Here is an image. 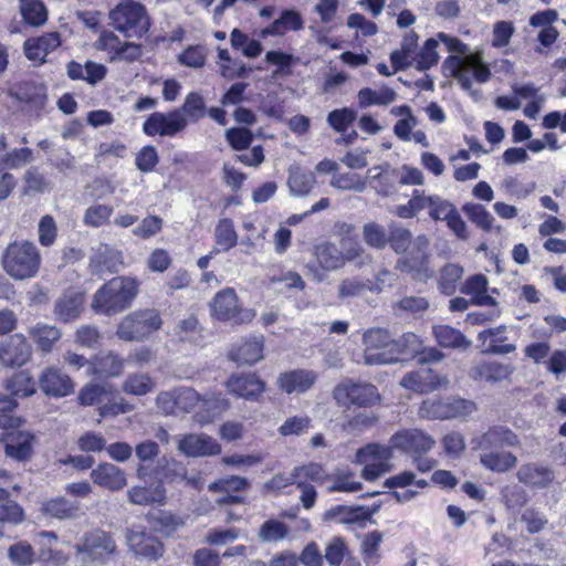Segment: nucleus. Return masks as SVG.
Masks as SVG:
<instances>
[{
  "instance_id": "1",
  "label": "nucleus",
  "mask_w": 566,
  "mask_h": 566,
  "mask_svg": "<svg viewBox=\"0 0 566 566\" xmlns=\"http://www.w3.org/2000/svg\"><path fill=\"white\" fill-rule=\"evenodd\" d=\"M438 39L444 43L450 52L463 54V56L450 55L443 62V69L454 77L461 87L472 95L475 99L481 96V92L473 90L472 78L478 83H486L491 78V70L483 62L481 53H469L468 46L459 39L439 33Z\"/></svg>"
},
{
  "instance_id": "2",
  "label": "nucleus",
  "mask_w": 566,
  "mask_h": 566,
  "mask_svg": "<svg viewBox=\"0 0 566 566\" xmlns=\"http://www.w3.org/2000/svg\"><path fill=\"white\" fill-rule=\"evenodd\" d=\"M42 263L41 253L31 241H14L1 255L3 271L14 281H24L38 275Z\"/></svg>"
},
{
  "instance_id": "3",
  "label": "nucleus",
  "mask_w": 566,
  "mask_h": 566,
  "mask_svg": "<svg viewBox=\"0 0 566 566\" xmlns=\"http://www.w3.org/2000/svg\"><path fill=\"white\" fill-rule=\"evenodd\" d=\"M137 293L136 280L117 276L95 292L92 306L97 313L116 314L129 307Z\"/></svg>"
},
{
  "instance_id": "4",
  "label": "nucleus",
  "mask_w": 566,
  "mask_h": 566,
  "mask_svg": "<svg viewBox=\"0 0 566 566\" xmlns=\"http://www.w3.org/2000/svg\"><path fill=\"white\" fill-rule=\"evenodd\" d=\"M109 24L127 39H142L150 28L146 8L136 1L118 3L108 13Z\"/></svg>"
},
{
  "instance_id": "5",
  "label": "nucleus",
  "mask_w": 566,
  "mask_h": 566,
  "mask_svg": "<svg viewBox=\"0 0 566 566\" xmlns=\"http://www.w3.org/2000/svg\"><path fill=\"white\" fill-rule=\"evenodd\" d=\"M161 326L163 319L157 310H139L122 318L116 335L125 342H143L159 331Z\"/></svg>"
},
{
  "instance_id": "6",
  "label": "nucleus",
  "mask_w": 566,
  "mask_h": 566,
  "mask_svg": "<svg viewBox=\"0 0 566 566\" xmlns=\"http://www.w3.org/2000/svg\"><path fill=\"white\" fill-rule=\"evenodd\" d=\"M78 562L106 564L117 552L113 536L103 531L94 530L84 534L81 543L75 545Z\"/></svg>"
},
{
  "instance_id": "7",
  "label": "nucleus",
  "mask_w": 566,
  "mask_h": 566,
  "mask_svg": "<svg viewBox=\"0 0 566 566\" xmlns=\"http://www.w3.org/2000/svg\"><path fill=\"white\" fill-rule=\"evenodd\" d=\"M364 363L366 365H388L396 363L394 339L388 331L370 328L363 335Z\"/></svg>"
},
{
  "instance_id": "8",
  "label": "nucleus",
  "mask_w": 566,
  "mask_h": 566,
  "mask_svg": "<svg viewBox=\"0 0 566 566\" xmlns=\"http://www.w3.org/2000/svg\"><path fill=\"white\" fill-rule=\"evenodd\" d=\"M333 397L340 406L368 407L377 402L379 394L377 387L371 384L344 380L334 388Z\"/></svg>"
},
{
  "instance_id": "9",
  "label": "nucleus",
  "mask_w": 566,
  "mask_h": 566,
  "mask_svg": "<svg viewBox=\"0 0 566 566\" xmlns=\"http://www.w3.org/2000/svg\"><path fill=\"white\" fill-rule=\"evenodd\" d=\"M126 543L129 549L137 557L149 560L159 559L165 552L163 543L143 526H133L125 533Z\"/></svg>"
},
{
  "instance_id": "10",
  "label": "nucleus",
  "mask_w": 566,
  "mask_h": 566,
  "mask_svg": "<svg viewBox=\"0 0 566 566\" xmlns=\"http://www.w3.org/2000/svg\"><path fill=\"white\" fill-rule=\"evenodd\" d=\"M188 120L175 109L169 113L154 112L143 124L147 136L172 137L186 129Z\"/></svg>"
},
{
  "instance_id": "11",
  "label": "nucleus",
  "mask_w": 566,
  "mask_h": 566,
  "mask_svg": "<svg viewBox=\"0 0 566 566\" xmlns=\"http://www.w3.org/2000/svg\"><path fill=\"white\" fill-rule=\"evenodd\" d=\"M39 387L46 396L62 398L74 391V381L61 368L49 366L39 376Z\"/></svg>"
},
{
  "instance_id": "12",
  "label": "nucleus",
  "mask_w": 566,
  "mask_h": 566,
  "mask_svg": "<svg viewBox=\"0 0 566 566\" xmlns=\"http://www.w3.org/2000/svg\"><path fill=\"white\" fill-rule=\"evenodd\" d=\"M32 349L24 335H11L0 345V363L6 367H20L29 361Z\"/></svg>"
},
{
  "instance_id": "13",
  "label": "nucleus",
  "mask_w": 566,
  "mask_h": 566,
  "mask_svg": "<svg viewBox=\"0 0 566 566\" xmlns=\"http://www.w3.org/2000/svg\"><path fill=\"white\" fill-rule=\"evenodd\" d=\"M434 440L419 429L402 430L394 434L390 444L413 455L427 453L434 446Z\"/></svg>"
},
{
  "instance_id": "14",
  "label": "nucleus",
  "mask_w": 566,
  "mask_h": 566,
  "mask_svg": "<svg viewBox=\"0 0 566 566\" xmlns=\"http://www.w3.org/2000/svg\"><path fill=\"white\" fill-rule=\"evenodd\" d=\"M178 451L187 457H210L221 452V446L213 438L200 433H189L177 438Z\"/></svg>"
},
{
  "instance_id": "15",
  "label": "nucleus",
  "mask_w": 566,
  "mask_h": 566,
  "mask_svg": "<svg viewBox=\"0 0 566 566\" xmlns=\"http://www.w3.org/2000/svg\"><path fill=\"white\" fill-rule=\"evenodd\" d=\"M210 306L213 316L220 321H231L235 324L243 322L241 306L233 289L227 287L218 292Z\"/></svg>"
},
{
  "instance_id": "16",
  "label": "nucleus",
  "mask_w": 566,
  "mask_h": 566,
  "mask_svg": "<svg viewBox=\"0 0 566 566\" xmlns=\"http://www.w3.org/2000/svg\"><path fill=\"white\" fill-rule=\"evenodd\" d=\"M472 443H474V448L482 453L492 450H500L505 446L515 447L518 444V438L509 428L495 426L490 428L482 436L474 438Z\"/></svg>"
},
{
  "instance_id": "17",
  "label": "nucleus",
  "mask_w": 566,
  "mask_h": 566,
  "mask_svg": "<svg viewBox=\"0 0 566 566\" xmlns=\"http://www.w3.org/2000/svg\"><path fill=\"white\" fill-rule=\"evenodd\" d=\"M122 263V253L105 243H98L93 248L90 256V268L92 273L97 275L116 273L119 271Z\"/></svg>"
},
{
  "instance_id": "18",
  "label": "nucleus",
  "mask_w": 566,
  "mask_h": 566,
  "mask_svg": "<svg viewBox=\"0 0 566 566\" xmlns=\"http://www.w3.org/2000/svg\"><path fill=\"white\" fill-rule=\"evenodd\" d=\"M465 400H453L452 402L441 399H427L420 408L419 415L428 419H450L460 416L467 410Z\"/></svg>"
},
{
  "instance_id": "19",
  "label": "nucleus",
  "mask_w": 566,
  "mask_h": 566,
  "mask_svg": "<svg viewBox=\"0 0 566 566\" xmlns=\"http://www.w3.org/2000/svg\"><path fill=\"white\" fill-rule=\"evenodd\" d=\"M35 436L29 431H14L8 434L4 446L6 455L20 461H29L34 453Z\"/></svg>"
},
{
  "instance_id": "20",
  "label": "nucleus",
  "mask_w": 566,
  "mask_h": 566,
  "mask_svg": "<svg viewBox=\"0 0 566 566\" xmlns=\"http://www.w3.org/2000/svg\"><path fill=\"white\" fill-rule=\"evenodd\" d=\"M94 484L109 491H119L127 484L125 472L117 465L103 462L91 472Z\"/></svg>"
},
{
  "instance_id": "21",
  "label": "nucleus",
  "mask_w": 566,
  "mask_h": 566,
  "mask_svg": "<svg viewBox=\"0 0 566 566\" xmlns=\"http://www.w3.org/2000/svg\"><path fill=\"white\" fill-rule=\"evenodd\" d=\"M60 45V34L57 32H50L39 38L28 39L23 44V51L30 61L44 63L46 55Z\"/></svg>"
},
{
  "instance_id": "22",
  "label": "nucleus",
  "mask_w": 566,
  "mask_h": 566,
  "mask_svg": "<svg viewBox=\"0 0 566 566\" xmlns=\"http://www.w3.org/2000/svg\"><path fill=\"white\" fill-rule=\"evenodd\" d=\"M514 371V367L510 364L500 361H481L470 369V377L473 380L495 384L505 380Z\"/></svg>"
},
{
  "instance_id": "23",
  "label": "nucleus",
  "mask_w": 566,
  "mask_h": 566,
  "mask_svg": "<svg viewBox=\"0 0 566 566\" xmlns=\"http://www.w3.org/2000/svg\"><path fill=\"white\" fill-rule=\"evenodd\" d=\"M442 382L447 384L448 381L433 374L431 369L410 371L400 380L402 387L419 394L433 391L438 389Z\"/></svg>"
},
{
  "instance_id": "24",
  "label": "nucleus",
  "mask_w": 566,
  "mask_h": 566,
  "mask_svg": "<svg viewBox=\"0 0 566 566\" xmlns=\"http://www.w3.org/2000/svg\"><path fill=\"white\" fill-rule=\"evenodd\" d=\"M317 375L313 370L295 369L283 373L277 384L281 390L286 394H303L308 390L316 381Z\"/></svg>"
},
{
  "instance_id": "25",
  "label": "nucleus",
  "mask_w": 566,
  "mask_h": 566,
  "mask_svg": "<svg viewBox=\"0 0 566 566\" xmlns=\"http://www.w3.org/2000/svg\"><path fill=\"white\" fill-rule=\"evenodd\" d=\"M227 388L238 397L253 399L263 392L264 384L254 374H240L228 379Z\"/></svg>"
},
{
  "instance_id": "26",
  "label": "nucleus",
  "mask_w": 566,
  "mask_h": 566,
  "mask_svg": "<svg viewBox=\"0 0 566 566\" xmlns=\"http://www.w3.org/2000/svg\"><path fill=\"white\" fill-rule=\"evenodd\" d=\"M379 510V505L363 506H346L336 505L327 511L326 516L339 523L350 524L369 520Z\"/></svg>"
},
{
  "instance_id": "27",
  "label": "nucleus",
  "mask_w": 566,
  "mask_h": 566,
  "mask_svg": "<svg viewBox=\"0 0 566 566\" xmlns=\"http://www.w3.org/2000/svg\"><path fill=\"white\" fill-rule=\"evenodd\" d=\"M396 269L410 274L413 280L420 282H427L433 276V271L429 268V259L415 252L398 259Z\"/></svg>"
},
{
  "instance_id": "28",
  "label": "nucleus",
  "mask_w": 566,
  "mask_h": 566,
  "mask_svg": "<svg viewBox=\"0 0 566 566\" xmlns=\"http://www.w3.org/2000/svg\"><path fill=\"white\" fill-rule=\"evenodd\" d=\"M516 476L521 483L538 489L547 488L555 478L552 469L536 463L523 464Z\"/></svg>"
},
{
  "instance_id": "29",
  "label": "nucleus",
  "mask_w": 566,
  "mask_h": 566,
  "mask_svg": "<svg viewBox=\"0 0 566 566\" xmlns=\"http://www.w3.org/2000/svg\"><path fill=\"white\" fill-rule=\"evenodd\" d=\"M316 176L313 171L303 169L300 166H292L289 169L287 187L294 197H305L316 186Z\"/></svg>"
},
{
  "instance_id": "30",
  "label": "nucleus",
  "mask_w": 566,
  "mask_h": 566,
  "mask_svg": "<svg viewBox=\"0 0 566 566\" xmlns=\"http://www.w3.org/2000/svg\"><path fill=\"white\" fill-rule=\"evenodd\" d=\"M263 338L253 336L244 340L241 345L233 347L229 353V358L238 364H254L263 358Z\"/></svg>"
},
{
  "instance_id": "31",
  "label": "nucleus",
  "mask_w": 566,
  "mask_h": 566,
  "mask_svg": "<svg viewBox=\"0 0 566 566\" xmlns=\"http://www.w3.org/2000/svg\"><path fill=\"white\" fill-rule=\"evenodd\" d=\"M124 368V359L112 352L95 357L88 366L87 376L117 377Z\"/></svg>"
},
{
  "instance_id": "32",
  "label": "nucleus",
  "mask_w": 566,
  "mask_h": 566,
  "mask_svg": "<svg viewBox=\"0 0 566 566\" xmlns=\"http://www.w3.org/2000/svg\"><path fill=\"white\" fill-rule=\"evenodd\" d=\"M9 95L21 103L30 104L34 108H42L46 101L44 86L33 82H24L10 88Z\"/></svg>"
},
{
  "instance_id": "33",
  "label": "nucleus",
  "mask_w": 566,
  "mask_h": 566,
  "mask_svg": "<svg viewBox=\"0 0 566 566\" xmlns=\"http://www.w3.org/2000/svg\"><path fill=\"white\" fill-rule=\"evenodd\" d=\"M29 335L38 349L44 354L52 352L54 344L61 338V331L53 325L38 323L29 328Z\"/></svg>"
},
{
  "instance_id": "34",
  "label": "nucleus",
  "mask_w": 566,
  "mask_h": 566,
  "mask_svg": "<svg viewBox=\"0 0 566 566\" xmlns=\"http://www.w3.org/2000/svg\"><path fill=\"white\" fill-rule=\"evenodd\" d=\"M432 334L437 343L444 348L465 350L472 344L459 329L449 325L433 326Z\"/></svg>"
},
{
  "instance_id": "35",
  "label": "nucleus",
  "mask_w": 566,
  "mask_h": 566,
  "mask_svg": "<svg viewBox=\"0 0 566 566\" xmlns=\"http://www.w3.org/2000/svg\"><path fill=\"white\" fill-rule=\"evenodd\" d=\"M358 104L361 108L369 106H387L395 102L397 94L387 86L376 88L365 87L358 92Z\"/></svg>"
},
{
  "instance_id": "36",
  "label": "nucleus",
  "mask_w": 566,
  "mask_h": 566,
  "mask_svg": "<svg viewBox=\"0 0 566 566\" xmlns=\"http://www.w3.org/2000/svg\"><path fill=\"white\" fill-rule=\"evenodd\" d=\"M488 279L483 274L470 276L461 287V293L473 296V302L480 306L494 305L495 300L486 294Z\"/></svg>"
},
{
  "instance_id": "37",
  "label": "nucleus",
  "mask_w": 566,
  "mask_h": 566,
  "mask_svg": "<svg viewBox=\"0 0 566 566\" xmlns=\"http://www.w3.org/2000/svg\"><path fill=\"white\" fill-rule=\"evenodd\" d=\"M480 462L485 469L503 473L513 469L517 459L513 453L500 449L480 453Z\"/></svg>"
},
{
  "instance_id": "38",
  "label": "nucleus",
  "mask_w": 566,
  "mask_h": 566,
  "mask_svg": "<svg viewBox=\"0 0 566 566\" xmlns=\"http://www.w3.org/2000/svg\"><path fill=\"white\" fill-rule=\"evenodd\" d=\"M303 18L295 10H284L279 19L262 31L264 35H283L287 31H298L303 29Z\"/></svg>"
},
{
  "instance_id": "39",
  "label": "nucleus",
  "mask_w": 566,
  "mask_h": 566,
  "mask_svg": "<svg viewBox=\"0 0 566 566\" xmlns=\"http://www.w3.org/2000/svg\"><path fill=\"white\" fill-rule=\"evenodd\" d=\"M82 303L80 294L66 293L56 301L54 314L60 321L67 323L80 315Z\"/></svg>"
},
{
  "instance_id": "40",
  "label": "nucleus",
  "mask_w": 566,
  "mask_h": 566,
  "mask_svg": "<svg viewBox=\"0 0 566 566\" xmlns=\"http://www.w3.org/2000/svg\"><path fill=\"white\" fill-rule=\"evenodd\" d=\"M43 511L52 517L60 520L75 518L78 516L80 503L65 497L49 500L43 505Z\"/></svg>"
},
{
  "instance_id": "41",
  "label": "nucleus",
  "mask_w": 566,
  "mask_h": 566,
  "mask_svg": "<svg viewBox=\"0 0 566 566\" xmlns=\"http://www.w3.org/2000/svg\"><path fill=\"white\" fill-rule=\"evenodd\" d=\"M315 255L318 264L327 271L337 270L344 264L343 253L334 244L328 242L317 245Z\"/></svg>"
},
{
  "instance_id": "42",
  "label": "nucleus",
  "mask_w": 566,
  "mask_h": 566,
  "mask_svg": "<svg viewBox=\"0 0 566 566\" xmlns=\"http://www.w3.org/2000/svg\"><path fill=\"white\" fill-rule=\"evenodd\" d=\"M130 503L136 505H150L154 503H161L165 499V491L161 485L157 484L154 488L134 486L127 492Z\"/></svg>"
},
{
  "instance_id": "43",
  "label": "nucleus",
  "mask_w": 566,
  "mask_h": 566,
  "mask_svg": "<svg viewBox=\"0 0 566 566\" xmlns=\"http://www.w3.org/2000/svg\"><path fill=\"white\" fill-rule=\"evenodd\" d=\"M202 407L207 411L206 415L198 413V421L200 423H208L210 422L214 417L221 415L223 411H226L230 403L228 399L222 397L221 394H207L201 398Z\"/></svg>"
},
{
  "instance_id": "44",
  "label": "nucleus",
  "mask_w": 566,
  "mask_h": 566,
  "mask_svg": "<svg viewBox=\"0 0 566 566\" xmlns=\"http://www.w3.org/2000/svg\"><path fill=\"white\" fill-rule=\"evenodd\" d=\"M19 10L30 25L40 27L48 20V11L40 0H20Z\"/></svg>"
},
{
  "instance_id": "45",
  "label": "nucleus",
  "mask_w": 566,
  "mask_h": 566,
  "mask_svg": "<svg viewBox=\"0 0 566 566\" xmlns=\"http://www.w3.org/2000/svg\"><path fill=\"white\" fill-rule=\"evenodd\" d=\"M214 239L217 252H226L233 248L238 242V234L234 230L233 222L230 219H221L214 230Z\"/></svg>"
},
{
  "instance_id": "46",
  "label": "nucleus",
  "mask_w": 566,
  "mask_h": 566,
  "mask_svg": "<svg viewBox=\"0 0 566 566\" xmlns=\"http://www.w3.org/2000/svg\"><path fill=\"white\" fill-rule=\"evenodd\" d=\"M392 446L370 443L356 452L355 462L363 464L368 461L389 463L392 459Z\"/></svg>"
},
{
  "instance_id": "47",
  "label": "nucleus",
  "mask_w": 566,
  "mask_h": 566,
  "mask_svg": "<svg viewBox=\"0 0 566 566\" xmlns=\"http://www.w3.org/2000/svg\"><path fill=\"white\" fill-rule=\"evenodd\" d=\"M6 389L13 397H29L35 392V382L25 371L14 374L7 380Z\"/></svg>"
},
{
  "instance_id": "48",
  "label": "nucleus",
  "mask_w": 566,
  "mask_h": 566,
  "mask_svg": "<svg viewBox=\"0 0 566 566\" xmlns=\"http://www.w3.org/2000/svg\"><path fill=\"white\" fill-rule=\"evenodd\" d=\"M172 335L182 343L197 344L201 337L198 319L190 315L177 323Z\"/></svg>"
},
{
  "instance_id": "49",
  "label": "nucleus",
  "mask_w": 566,
  "mask_h": 566,
  "mask_svg": "<svg viewBox=\"0 0 566 566\" xmlns=\"http://www.w3.org/2000/svg\"><path fill=\"white\" fill-rule=\"evenodd\" d=\"M290 534V527L279 520L265 521L259 531V538L263 543H277L286 538Z\"/></svg>"
},
{
  "instance_id": "50",
  "label": "nucleus",
  "mask_w": 566,
  "mask_h": 566,
  "mask_svg": "<svg viewBox=\"0 0 566 566\" xmlns=\"http://www.w3.org/2000/svg\"><path fill=\"white\" fill-rule=\"evenodd\" d=\"M463 275V269L453 263L444 265L440 271L439 289L446 295H452Z\"/></svg>"
},
{
  "instance_id": "51",
  "label": "nucleus",
  "mask_w": 566,
  "mask_h": 566,
  "mask_svg": "<svg viewBox=\"0 0 566 566\" xmlns=\"http://www.w3.org/2000/svg\"><path fill=\"white\" fill-rule=\"evenodd\" d=\"M429 307V302L422 296H403L394 303L392 308L397 315H417L424 313Z\"/></svg>"
},
{
  "instance_id": "52",
  "label": "nucleus",
  "mask_w": 566,
  "mask_h": 566,
  "mask_svg": "<svg viewBox=\"0 0 566 566\" xmlns=\"http://www.w3.org/2000/svg\"><path fill=\"white\" fill-rule=\"evenodd\" d=\"M175 111L180 112L181 116L186 118L188 122H197L205 115V101L202 96L193 92L188 94L185 98L182 106Z\"/></svg>"
},
{
  "instance_id": "53",
  "label": "nucleus",
  "mask_w": 566,
  "mask_h": 566,
  "mask_svg": "<svg viewBox=\"0 0 566 566\" xmlns=\"http://www.w3.org/2000/svg\"><path fill=\"white\" fill-rule=\"evenodd\" d=\"M155 384L147 374H132L123 384V390L128 395L144 396L153 391Z\"/></svg>"
},
{
  "instance_id": "54",
  "label": "nucleus",
  "mask_w": 566,
  "mask_h": 566,
  "mask_svg": "<svg viewBox=\"0 0 566 566\" xmlns=\"http://www.w3.org/2000/svg\"><path fill=\"white\" fill-rule=\"evenodd\" d=\"M264 60L266 63L277 66L274 75H291L292 66L300 62V57L277 50L266 52Z\"/></svg>"
},
{
  "instance_id": "55",
  "label": "nucleus",
  "mask_w": 566,
  "mask_h": 566,
  "mask_svg": "<svg viewBox=\"0 0 566 566\" xmlns=\"http://www.w3.org/2000/svg\"><path fill=\"white\" fill-rule=\"evenodd\" d=\"M467 217L484 231L493 228L494 217L480 203H467L462 207Z\"/></svg>"
},
{
  "instance_id": "56",
  "label": "nucleus",
  "mask_w": 566,
  "mask_h": 566,
  "mask_svg": "<svg viewBox=\"0 0 566 566\" xmlns=\"http://www.w3.org/2000/svg\"><path fill=\"white\" fill-rule=\"evenodd\" d=\"M394 356H396V361H398L401 356L418 355L422 346L420 338L413 333L403 334L399 339H394Z\"/></svg>"
},
{
  "instance_id": "57",
  "label": "nucleus",
  "mask_w": 566,
  "mask_h": 566,
  "mask_svg": "<svg viewBox=\"0 0 566 566\" xmlns=\"http://www.w3.org/2000/svg\"><path fill=\"white\" fill-rule=\"evenodd\" d=\"M8 558L15 566H31L34 563V549L28 542L21 541L8 548Z\"/></svg>"
},
{
  "instance_id": "58",
  "label": "nucleus",
  "mask_w": 566,
  "mask_h": 566,
  "mask_svg": "<svg viewBox=\"0 0 566 566\" xmlns=\"http://www.w3.org/2000/svg\"><path fill=\"white\" fill-rule=\"evenodd\" d=\"M348 553L346 542L340 536L332 537L326 546L323 559H325L331 566H339L345 556Z\"/></svg>"
},
{
  "instance_id": "59",
  "label": "nucleus",
  "mask_w": 566,
  "mask_h": 566,
  "mask_svg": "<svg viewBox=\"0 0 566 566\" xmlns=\"http://www.w3.org/2000/svg\"><path fill=\"white\" fill-rule=\"evenodd\" d=\"M363 238L369 247L376 249H384L388 244V234L385 228L375 222L364 226Z\"/></svg>"
},
{
  "instance_id": "60",
  "label": "nucleus",
  "mask_w": 566,
  "mask_h": 566,
  "mask_svg": "<svg viewBox=\"0 0 566 566\" xmlns=\"http://www.w3.org/2000/svg\"><path fill=\"white\" fill-rule=\"evenodd\" d=\"M438 41L433 38L428 39L424 43L423 49L419 53L417 60V69L426 71L434 66L439 61V54L437 52Z\"/></svg>"
},
{
  "instance_id": "61",
  "label": "nucleus",
  "mask_w": 566,
  "mask_h": 566,
  "mask_svg": "<svg viewBox=\"0 0 566 566\" xmlns=\"http://www.w3.org/2000/svg\"><path fill=\"white\" fill-rule=\"evenodd\" d=\"M113 213V208L106 205H95L86 209L84 222L87 226L98 228L106 223Z\"/></svg>"
},
{
  "instance_id": "62",
  "label": "nucleus",
  "mask_w": 566,
  "mask_h": 566,
  "mask_svg": "<svg viewBox=\"0 0 566 566\" xmlns=\"http://www.w3.org/2000/svg\"><path fill=\"white\" fill-rule=\"evenodd\" d=\"M206 49L201 45H191L179 54L178 61L182 65L192 69H200L206 63Z\"/></svg>"
},
{
  "instance_id": "63",
  "label": "nucleus",
  "mask_w": 566,
  "mask_h": 566,
  "mask_svg": "<svg viewBox=\"0 0 566 566\" xmlns=\"http://www.w3.org/2000/svg\"><path fill=\"white\" fill-rule=\"evenodd\" d=\"M331 186L340 190L364 191L366 182L355 174L335 175L331 181Z\"/></svg>"
},
{
  "instance_id": "64",
  "label": "nucleus",
  "mask_w": 566,
  "mask_h": 566,
  "mask_svg": "<svg viewBox=\"0 0 566 566\" xmlns=\"http://www.w3.org/2000/svg\"><path fill=\"white\" fill-rule=\"evenodd\" d=\"M77 447L83 452H101L106 448V439L99 432L87 431L77 439Z\"/></svg>"
}]
</instances>
